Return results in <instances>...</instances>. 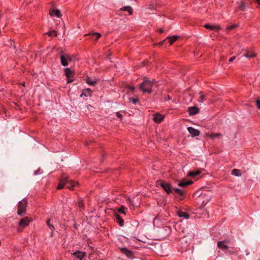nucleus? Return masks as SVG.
Wrapping results in <instances>:
<instances>
[{
	"label": "nucleus",
	"instance_id": "19",
	"mask_svg": "<svg viewBox=\"0 0 260 260\" xmlns=\"http://www.w3.org/2000/svg\"><path fill=\"white\" fill-rule=\"evenodd\" d=\"M178 38V36H173L171 37H168L167 39L169 40L170 44L171 45L173 44V43L176 41Z\"/></svg>",
	"mask_w": 260,
	"mask_h": 260
},
{
	"label": "nucleus",
	"instance_id": "43",
	"mask_svg": "<svg viewBox=\"0 0 260 260\" xmlns=\"http://www.w3.org/2000/svg\"><path fill=\"white\" fill-rule=\"evenodd\" d=\"M204 198V195H200V196L199 197V199L200 200H201V199H203Z\"/></svg>",
	"mask_w": 260,
	"mask_h": 260
},
{
	"label": "nucleus",
	"instance_id": "31",
	"mask_svg": "<svg viewBox=\"0 0 260 260\" xmlns=\"http://www.w3.org/2000/svg\"><path fill=\"white\" fill-rule=\"evenodd\" d=\"M200 99H201V100H200V102L203 103L205 100H206V96L204 94H201L200 96Z\"/></svg>",
	"mask_w": 260,
	"mask_h": 260
},
{
	"label": "nucleus",
	"instance_id": "40",
	"mask_svg": "<svg viewBox=\"0 0 260 260\" xmlns=\"http://www.w3.org/2000/svg\"><path fill=\"white\" fill-rule=\"evenodd\" d=\"M240 8L242 10H244L245 9V6L243 5H242L240 7Z\"/></svg>",
	"mask_w": 260,
	"mask_h": 260
},
{
	"label": "nucleus",
	"instance_id": "22",
	"mask_svg": "<svg viewBox=\"0 0 260 260\" xmlns=\"http://www.w3.org/2000/svg\"><path fill=\"white\" fill-rule=\"evenodd\" d=\"M178 215H179V216L184 217L185 219H187L189 218V215L187 213L182 211L178 212Z\"/></svg>",
	"mask_w": 260,
	"mask_h": 260
},
{
	"label": "nucleus",
	"instance_id": "15",
	"mask_svg": "<svg viewBox=\"0 0 260 260\" xmlns=\"http://www.w3.org/2000/svg\"><path fill=\"white\" fill-rule=\"evenodd\" d=\"M217 246L221 249H227L228 248L226 242L225 241H219L217 243Z\"/></svg>",
	"mask_w": 260,
	"mask_h": 260
},
{
	"label": "nucleus",
	"instance_id": "28",
	"mask_svg": "<svg viewBox=\"0 0 260 260\" xmlns=\"http://www.w3.org/2000/svg\"><path fill=\"white\" fill-rule=\"evenodd\" d=\"M117 211L119 213L125 215V207L123 206H121L120 208H119L117 209Z\"/></svg>",
	"mask_w": 260,
	"mask_h": 260
},
{
	"label": "nucleus",
	"instance_id": "8",
	"mask_svg": "<svg viewBox=\"0 0 260 260\" xmlns=\"http://www.w3.org/2000/svg\"><path fill=\"white\" fill-rule=\"evenodd\" d=\"M30 221V220L28 217H25L20 220L19 225L22 228H24L28 225Z\"/></svg>",
	"mask_w": 260,
	"mask_h": 260
},
{
	"label": "nucleus",
	"instance_id": "23",
	"mask_svg": "<svg viewBox=\"0 0 260 260\" xmlns=\"http://www.w3.org/2000/svg\"><path fill=\"white\" fill-rule=\"evenodd\" d=\"M115 217H116V219L118 220V222L119 224V225L120 226H123V223H124V221L121 218L120 216L118 214H115Z\"/></svg>",
	"mask_w": 260,
	"mask_h": 260
},
{
	"label": "nucleus",
	"instance_id": "24",
	"mask_svg": "<svg viewBox=\"0 0 260 260\" xmlns=\"http://www.w3.org/2000/svg\"><path fill=\"white\" fill-rule=\"evenodd\" d=\"M45 35H47L50 37H52L53 36H57V32L55 30H51L45 33Z\"/></svg>",
	"mask_w": 260,
	"mask_h": 260
},
{
	"label": "nucleus",
	"instance_id": "21",
	"mask_svg": "<svg viewBox=\"0 0 260 260\" xmlns=\"http://www.w3.org/2000/svg\"><path fill=\"white\" fill-rule=\"evenodd\" d=\"M232 174L236 177H239V176H241V173L240 172V171L238 169H236L233 170V171H232Z\"/></svg>",
	"mask_w": 260,
	"mask_h": 260
},
{
	"label": "nucleus",
	"instance_id": "16",
	"mask_svg": "<svg viewBox=\"0 0 260 260\" xmlns=\"http://www.w3.org/2000/svg\"><path fill=\"white\" fill-rule=\"evenodd\" d=\"M207 136L212 139H214L215 138H219L222 137V134L221 133H217V134H207Z\"/></svg>",
	"mask_w": 260,
	"mask_h": 260
},
{
	"label": "nucleus",
	"instance_id": "6",
	"mask_svg": "<svg viewBox=\"0 0 260 260\" xmlns=\"http://www.w3.org/2000/svg\"><path fill=\"white\" fill-rule=\"evenodd\" d=\"M64 74L67 78H68V82H72L73 81L72 80H70V79L73 78L74 76V72L71 70L70 68H66L64 69Z\"/></svg>",
	"mask_w": 260,
	"mask_h": 260
},
{
	"label": "nucleus",
	"instance_id": "48",
	"mask_svg": "<svg viewBox=\"0 0 260 260\" xmlns=\"http://www.w3.org/2000/svg\"><path fill=\"white\" fill-rule=\"evenodd\" d=\"M22 85H23V86H25V84H24V83H23V84H22Z\"/></svg>",
	"mask_w": 260,
	"mask_h": 260
},
{
	"label": "nucleus",
	"instance_id": "18",
	"mask_svg": "<svg viewBox=\"0 0 260 260\" xmlns=\"http://www.w3.org/2000/svg\"><path fill=\"white\" fill-rule=\"evenodd\" d=\"M120 10L123 11H127L129 14H132L133 13V9L130 6H125L124 7L121 8Z\"/></svg>",
	"mask_w": 260,
	"mask_h": 260
},
{
	"label": "nucleus",
	"instance_id": "33",
	"mask_svg": "<svg viewBox=\"0 0 260 260\" xmlns=\"http://www.w3.org/2000/svg\"><path fill=\"white\" fill-rule=\"evenodd\" d=\"M255 104L257 107V108L259 109H260V100L259 99H257L255 102Z\"/></svg>",
	"mask_w": 260,
	"mask_h": 260
},
{
	"label": "nucleus",
	"instance_id": "27",
	"mask_svg": "<svg viewBox=\"0 0 260 260\" xmlns=\"http://www.w3.org/2000/svg\"><path fill=\"white\" fill-rule=\"evenodd\" d=\"M176 193H177L180 197H182L183 196V191L178 188H174L173 189ZM180 199H182V198H180Z\"/></svg>",
	"mask_w": 260,
	"mask_h": 260
},
{
	"label": "nucleus",
	"instance_id": "32",
	"mask_svg": "<svg viewBox=\"0 0 260 260\" xmlns=\"http://www.w3.org/2000/svg\"><path fill=\"white\" fill-rule=\"evenodd\" d=\"M209 200H210V198H208L205 201H204V200L203 201L202 204H201L202 206H203V207L205 206Z\"/></svg>",
	"mask_w": 260,
	"mask_h": 260
},
{
	"label": "nucleus",
	"instance_id": "44",
	"mask_svg": "<svg viewBox=\"0 0 260 260\" xmlns=\"http://www.w3.org/2000/svg\"><path fill=\"white\" fill-rule=\"evenodd\" d=\"M158 31L160 33H162L164 32V30L162 28L159 29Z\"/></svg>",
	"mask_w": 260,
	"mask_h": 260
},
{
	"label": "nucleus",
	"instance_id": "11",
	"mask_svg": "<svg viewBox=\"0 0 260 260\" xmlns=\"http://www.w3.org/2000/svg\"><path fill=\"white\" fill-rule=\"evenodd\" d=\"M73 255L75 257L78 258L79 260H81L85 255V253L78 251L73 253Z\"/></svg>",
	"mask_w": 260,
	"mask_h": 260
},
{
	"label": "nucleus",
	"instance_id": "42",
	"mask_svg": "<svg viewBox=\"0 0 260 260\" xmlns=\"http://www.w3.org/2000/svg\"><path fill=\"white\" fill-rule=\"evenodd\" d=\"M79 206L80 208H82L83 207V205H82V202H79Z\"/></svg>",
	"mask_w": 260,
	"mask_h": 260
},
{
	"label": "nucleus",
	"instance_id": "3",
	"mask_svg": "<svg viewBox=\"0 0 260 260\" xmlns=\"http://www.w3.org/2000/svg\"><path fill=\"white\" fill-rule=\"evenodd\" d=\"M66 184H70V185L68 186V188L70 189H73V187L75 186V182L74 181L71 180L68 181V177L63 175L59 180L57 188L58 189H61Z\"/></svg>",
	"mask_w": 260,
	"mask_h": 260
},
{
	"label": "nucleus",
	"instance_id": "34",
	"mask_svg": "<svg viewBox=\"0 0 260 260\" xmlns=\"http://www.w3.org/2000/svg\"><path fill=\"white\" fill-rule=\"evenodd\" d=\"M92 36H96V40L99 39L101 37V35L100 33L98 32H94L93 34H91Z\"/></svg>",
	"mask_w": 260,
	"mask_h": 260
},
{
	"label": "nucleus",
	"instance_id": "41",
	"mask_svg": "<svg viewBox=\"0 0 260 260\" xmlns=\"http://www.w3.org/2000/svg\"><path fill=\"white\" fill-rule=\"evenodd\" d=\"M128 88L130 90L132 91H133L135 89V88L133 86H129Z\"/></svg>",
	"mask_w": 260,
	"mask_h": 260
},
{
	"label": "nucleus",
	"instance_id": "30",
	"mask_svg": "<svg viewBox=\"0 0 260 260\" xmlns=\"http://www.w3.org/2000/svg\"><path fill=\"white\" fill-rule=\"evenodd\" d=\"M128 204L130 206L135 207L137 205L134 204V201L131 200L129 198H128Z\"/></svg>",
	"mask_w": 260,
	"mask_h": 260
},
{
	"label": "nucleus",
	"instance_id": "9",
	"mask_svg": "<svg viewBox=\"0 0 260 260\" xmlns=\"http://www.w3.org/2000/svg\"><path fill=\"white\" fill-rule=\"evenodd\" d=\"M49 14L51 16H56L58 18H60L61 16L60 12L58 9H51L49 11Z\"/></svg>",
	"mask_w": 260,
	"mask_h": 260
},
{
	"label": "nucleus",
	"instance_id": "17",
	"mask_svg": "<svg viewBox=\"0 0 260 260\" xmlns=\"http://www.w3.org/2000/svg\"><path fill=\"white\" fill-rule=\"evenodd\" d=\"M92 90L89 88H86L82 91L81 95L85 96H89L91 95Z\"/></svg>",
	"mask_w": 260,
	"mask_h": 260
},
{
	"label": "nucleus",
	"instance_id": "46",
	"mask_svg": "<svg viewBox=\"0 0 260 260\" xmlns=\"http://www.w3.org/2000/svg\"><path fill=\"white\" fill-rule=\"evenodd\" d=\"M89 107H90V108H92V106H91V105H89V106H88V108H89Z\"/></svg>",
	"mask_w": 260,
	"mask_h": 260
},
{
	"label": "nucleus",
	"instance_id": "35",
	"mask_svg": "<svg viewBox=\"0 0 260 260\" xmlns=\"http://www.w3.org/2000/svg\"><path fill=\"white\" fill-rule=\"evenodd\" d=\"M236 26H237L236 25H232L228 26L226 28V29L230 30V29H233V28H235Z\"/></svg>",
	"mask_w": 260,
	"mask_h": 260
},
{
	"label": "nucleus",
	"instance_id": "14",
	"mask_svg": "<svg viewBox=\"0 0 260 260\" xmlns=\"http://www.w3.org/2000/svg\"><path fill=\"white\" fill-rule=\"evenodd\" d=\"M204 26L207 29L214 30L216 31H218L220 29L219 25H211L209 24H206Z\"/></svg>",
	"mask_w": 260,
	"mask_h": 260
},
{
	"label": "nucleus",
	"instance_id": "7",
	"mask_svg": "<svg viewBox=\"0 0 260 260\" xmlns=\"http://www.w3.org/2000/svg\"><path fill=\"white\" fill-rule=\"evenodd\" d=\"M164 119V116L160 113H155L153 114V119L156 123L161 122Z\"/></svg>",
	"mask_w": 260,
	"mask_h": 260
},
{
	"label": "nucleus",
	"instance_id": "38",
	"mask_svg": "<svg viewBox=\"0 0 260 260\" xmlns=\"http://www.w3.org/2000/svg\"><path fill=\"white\" fill-rule=\"evenodd\" d=\"M236 58L235 56L232 57L229 59V62H232L234 60H235Z\"/></svg>",
	"mask_w": 260,
	"mask_h": 260
},
{
	"label": "nucleus",
	"instance_id": "26",
	"mask_svg": "<svg viewBox=\"0 0 260 260\" xmlns=\"http://www.w3.org/2000/svg\"><path fill=\"white\" fill-rule=\"evenodd\" d=\"M200 173H201L200 171H196L194 172H190L188 173V175L189 176H191V177H195V176L199 175Z\"/></svg>",
	"mask_w": 260,
	"mask_h": 260
},
{
	"label": "nucleus",
	"instance_id": "20",
	"mask_svg": "<svg viewBox=\"0 0 260 260\" xmlns=\"http://www.w3.org/2000/svg\"><path fill=\"white\" fill-rule=\"evenodd\" d=\"M96 79H91L90 78H87V80H86V82L87 83L89 84V85H94L96 84Z\"/></svg>",
	"mask_w": 260,
	"mask_h": 260
},
{
	"label": "nucleus",
	"instance_id": "10",
	"mask_svg": "<svg viewBox=\"0 0 260 260\" xmlns=\"http://www.w3.org/2000/svg\"><path fill=\"white\" fill-rule=\"evenodd\" d=\"M187 129L192 137L198 136L200 134V132L199 130L196 129L192 127H188Z\"/></svg>",
	"mask_w": 260,
	"mask_h": 260
},
{
	"label": "nucleus",
	"instance_id": "25",
	"mask_svg": "<svg viewBox=\"0 0 260 260\" xmlns=\"http://www.w3.org/2000/svg\"><path fill=\"white\" fill-rule=\"evenodd\" d=\"M121 250L127 256H131L132 255V252L125 248H122Z\"/></svg>",
	"mask_w": 260,
	"mask_h": 260
},
{
	"label": "nucleus",
	"instance_id": "4",
	"mask_svg": "<svg viewBox=\"0 0 260 260\" xmlns=\"http://www.w3.org/2000/svg\"><path fill=\"white\" fill-rule=\"evenodd\" d=\"M26 205L27 201L24 199L19 202L17 211V213L18 215L22 216L25 214Z\"/></svg>",
	"mask_w": 260,
	"mask_h": 260
},
{
	"label": "nucleus",
	"instance_id": "29",
	"mask_svg": "<svg viewBox=\"0 0 260 260\" xmlns=\"http://www.w3.org/2000/svg\"><path fill=\"white\" fill-rule=\"evenodd\" d=\"M244 57H253L256 56L255 54L251 53V52H248L247 53H245L243 55Z\"/></svg>",
	"mask_w": 260,
	"mask_h": 260
},
{
	"label": "nucleus",
	"instance_id": "13",
	"mask_svg": "<svg viewBox=\"0 0 260 260\" xmlns=\"http://www.w3.org/2000/svg\"><path fill=\"white\" fill-rule=\"evenodd\" d=\"M192 183V182L191 181H188L185 179H183L178 184V185L180 187H186Z\"/></svg>",
	"mask_w": 260,
	"mask_h": 260
},
{
	"label": "nucleus",
	"instance_id": "37",
	"mask_svg": "<svg viewBox=\"0 0 260 260\" xmlns=\"http://www.w3.org/2000/svg\"><path fill=\"white\" fill-rule=\"evenodd\" d=\"M49 221H50V219H48V220H47V223L48 225L49 226V227L50 228V229H51L52 228H53V225H50V224H49Z\"/></svg>",
	"mask_w": 260,
	"mask_h": 260
},
{
	"label": "nucleus",
	"instance_id": "2",
	"mask_svg": "<svg viewBox=\"0 0 260 260\" xmlns=\"http://www.w3.org/2000/svg\"><path fill=\"white\" fill-rule=\"evenodd\" d=\"M76 57L74 55L62 53L60 55V62L62 66L66 67L69 64V62L74 61Z\"/></svg>",
	"mask_w": 260,
	"mask_h": 260
},
{
	"label": "nucleus",
	"instance_id": "12",
	"mask_svg": "<svg viewBox=\"0 0 260 260\" xmlns=\"http://www.w3.org/2000/svg\"><path fill=\"white\" fill-rule=\"evenodd\" d=\"M189 115H194L198 113L199 109L197 107H190L188 108Z\"/></svg>",
	"mask_w": 260,
	"mask_h": 260
},
{
	"label": "nucleus",
	"instance_id": "1",
	"mask_svg": "<svg viewBox=\"0 0 260 260\" xmlns=\"http://www.w3.org/2000/svg\"><path fill=\"white\" fill-rule=\"evenodd\" d=\"M154 82V81L145 80L143 83L139 85V88L143 92L150 93L152 92V88Z\"/></svg>",
	"mask_w": 260,
	"mask_h": 260
},
{
	"label": "nucleus",
	"instance_id": "5",
	"mask_svg": "<svg viewBox=\"0 0 260 260\" xmlns=\"http://www.w3.org/2000/svg\"><path fill=\"white\" fill-rule=\"evenodd\" d=\"M156 185L161 187L168 193L172 192L171 185L169 183L162 180H159L156 182Z\"/></svg>",
	"mask_w": 260,
	"mask_h": 260
},
{
	"label": "nucleus",
	"instance_id": "39",
	"mask_svg": "<svg viewBox=\"0 0 260 260\" xmlns=\"http://www.w3.org/2000/svg\"><path fill=\"white\" fill-rule=\"evenodd\" d=\"M116 115H117V116L119 118H121V117H122L121 114H120L119 113H117Z\"/></svg>",
	"mask_w": 260,
	"mask_h": 260
},
{
	"label": "nucleus",
	"instance_id": "36",
	"mask_svg": "<svg viewBox=\"0 0 260 260\" xmlns=\"http://www.w3.org/2000/svg\"><path fill=\"white\" fill-rule=\"evenodd\" d=\"M130 100L134 104H136L138 100L137 99H130Z\"/></svg>",
	"mask_w": 260,
	"mask_h": 260
},
{
	"label": "nucleus",
	"instance_id": "45",
	"mask_svg": "<svg viewBox=\"0 0 260 260\" xmlns=\"http://www.w3.org/2000/svg\"><path fill=\"white\" fill-rule=\"evenodd\" d=\"M167 99H168V100H170V96H169V95L167 96Z\"/></svg>",
	"mask_w": 260,
	"mask_h": 260
},
{
	"label": "nucleus",
	"instance_id": "47",
	"mask_svg": "<svg viewBox=\"0 0 260 260\" xmlns=\"http://www.w3.org/2000/svg\"><path fill=\"white\" fill-rule=\"evenodd\" d=\"M164 41H164L163 42H161V43H160V45H162V44H163V43H164Z\"/></svg>",
	"mask_w": 260,
	"mask_h": 260
}]
</instances>
